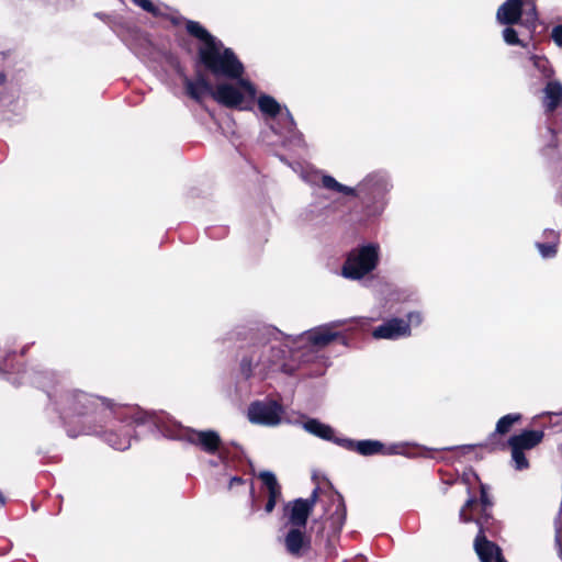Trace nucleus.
Wrapping results in <instances>:
<instances>
[{
	"label": "nucleus",
	"instance_id": "obj_11",
	"mask_svg": "<svg viewBox=\"0 0 562 562\" xmlns=\"http://www.w3.org/2000/svg\"><path fill=\"white\" fill-rule=\"evenodd\" d=\"M286 530L283 537V546L292 557L304 555L311 547V537L306 535L305 528L284 527Z\"/></svg>",
	"mask_w": 562,
	"mask_h": 562
},
{
	"label": "nucleus",
	"instance_id": "obj_18",
	"mask_svg": "<svg viewBox=\"0 0 562 562\" xmlns=\"http://www.w3.org/2000/svg\"><path fill=\"white\" fill-rule=\"evenodd\" d=\"M319 183L321 186L331 192L346 195V196H357V189L345 186L338 182L334 177L328 175H319Z\"/></svg>",
	"mask_w": 562,
	"mask_h": 562
},
{
	"label": "nucleus",
	"instance_id": "obj_20",
	"mask_svg": "<svg viewBox=\"0 0 562 562\" xmlns=\"http://www.w3.org/2000/svg\"><path fill=\"white\" fill-rule=\"evenodd\" d=\"M133 3L142 8L144 11L153 14L154 16L165 15L168 8L159 2H153L150 0H131Z\"/></svg>",
	"mask_w": 562,
	"mask_h": 562
},
{
	"label": "nucleus",
	"instance_id": "obj_19",
	"mask_svg": "<svg viewBox=\"0 0 562 562\" xmlns=\"http://www.w3.org/2000/svg\"><path fill=\"white\" fill-rule=\"evenodd\" d=\"M562 102V86L558 81H550L544 89V106L553 111Z\"/></svg>",
	"mask_w": 562,
	"mask_h": 562
},
{
	"label": "nucleus",
	"instance_id": "obj_32",
	"mask_svg": "<svg viewBox=\"0 0 562 562\" xmlns=\"http://www.w3.org/2000/svg\"><path fill=\"white\" fill-rule=\"evenodd\" d=\"M236 483H241V480L239 477H233L231 481V487Z\"/></svg>",
	"mask_w": 562,
	"mask_h": 562
},
{
	"label": "nucleus",
	"instance_id": "obj_9",
	"mask_svg": "<svg viewBox=\"0 0 562 562\" xmlns=\"http://www.w3.org/2000/svg\"><path fill=\"white\" fill-rule=\"evenodd\" d=\"M342 324L344 322L338 321L313 328L300 335L297 341L299 344L310 346L311 348H323L339 336L337 331H334V328L341 326Z\"/></svg>",
	"mask_w": 562,
	"mask_h": 562
},
{
	"label": "nucleus",
	"instance_id": "obj_25",
	"mask_svg": "<svg viewBox=\"0 0 562 562\" xmlns=\"http://www.w3.org/2000/svg\"><path fill=\"white\" fill-rule=\"evenodd\" d=\"M504 41L508 45H522L526 46L518 37V32L513 27H506L503 31Z\"/></svg>",
	"mask_w": 562,
	"mask_h": 562
},
{
	"label": "nucleus",
	"instance_id": "obj_5",
	"mask_svg": "<svg viewBox=\"0 0 562 562\" xmlns=\"http://www.w3.org/2000/svg\"><path fill=\"white\" fill-rule=\"evenodd\" d=\"M496 18L501 24L519 22L531 33L537 22L536 5L531 0H507L498 8Z\"/></svg>",
	"mask_w": 562,
	"mask_h": 562
},
{
	"label": "nucleus",
	"instance_id": "obj_15",
	"mask_svg": "<svg viewBox=\"0 0 562 562\" xmlns=\"http://www.w3.org/2000/svg\"><path fill=\"white\" fill-rule=\"evenodd\" d=\"M259 477L268 492V501L265 509L267 513H271L276 507L277 501L281 497V487L272 472L262 471L259 473Z\"/></svg>",
	"mask_w": 562,
	"mask_h": 562
},
{
	"label": "nucleus",
	"instance_id": "obj_26",
	"mask_svg": "<svg viewBox=\"0 0 562 562\" xmlns=\"http://www.w3.org/2000/svg\"><path fill=\"white\" fill-rule=\"evenodd\" d=\"M108 441L116 450H125L131 447V438L130 437L116 439V438H114V436L111 435V436H109Z\"/></svg>",
	"mask_w": 562,
	"mask_h": 562
},
{
	"label": "nucleus",
	"instance_id": "obj_29",
	"mask_svg": "<svg viewBox=\"0 0 562 562\" xmlns=\"http://www.w3.org/2000/svg\"><path fill=\"white\" fill-rule=\"evenodd\" d=\"M423 322L422 314L419 312H412L407 315L406 323L411 326H418Z\"/></svg>",
	"mask_w": 562,
	"mask_h": 562
},
{
	"label": "nucleus",
	"instance_id": "obj_1",
	"mask_svg": "<svg viewBox=\"0 0 562 562\" xmlns=\"http://www.w3.org/2000/svg\"><path fill=\"white\" fill-rule=\"evenodd\" d=\"M186 29L201 42L199 56L204 67L216 78H224L214 86L202 76L195 80L184 78L187 93L198 102L210 94L214 101L226 108L251 110L256 86L245 77V66L235 53L212 36L199 22L187 21Z\"/></svg>",
	"mask_w": 562,
	"mask_h": 562
},
{
	"label": "nucleus",
	"instance_id": "obj_8",
	"mask_svg": "<svg viewBox=\"0 0 562 562\" xmlns=\"http://www.w3.org/2000/svg\"><path fill=\"white\" fill-rule=\"evenodd\" d=\"M284 356V350L279 348L277 339L273 342L265 344L260 349H256L249 360L248 367L250 370L262 374L272 364L278 363Z\"/></svg>",
	"mask_w": 562,
	"mask_h": 562
},
{
	"label": "nucleus",
	"instance_id": "obj_13",
	"mask_svg": "<svg viewBox=\"0 0 562 562\" xmlns=\"http://www.w3.org/2000/svg\"><path fill=\"white\" fill-rule=\"evenodd\" d=\"M356 189L357 192L364 191L376 196L390 190V182L384 173L372 172L363 178Z\"/></svg>",
	"mask_w": 562,
	"mask_h": 562
},
{
	"label": "nucleus",
	"instance_id": "obj_22",
	"mask_svg": "<svg viewBox=\"0 0 562 562\" xmlns=\"http://www.w3.org/2000/svg\"><path fill=\"white\" fill-rule=\"evenodd\" d=\"M336 510L330 517L335 530H339L345 521V507L339 497L336 499Z\"/></svg>",
	"mask_w": 562,
	"mask_h": 562
},
{
	"label": "nucleus",
	"instance_id": "obj_14",
	"mask_svg": "<svg viewBox=\"0 0 562 562\" xmlns=\"http://www.w3.org/2000/svg\"><path fill=\"white\" fill-rule=\"evenodd\" d=\"M341 446L348 447L350 449H356L362 456H372V454H393L395 450L393 448H385L383 443L378 440H361V441H352L348 439H341Z\"/></svg>",
	"mask_w": 562,
	"mask_h": 562
},
{
	"label": "nucleus",
	"instance_id": "obj_23",
	"mask_svg": "<svg viewBox=\"0 0 562 562\" xmlns=\"http://www.w3.org/2000/svg\"><path fill=\"white\" fill-rule=\"evenodd\" d=\"M512 448V458L517 470H525L529 467L528 460L524 454V450L515 447Z\"/></svg>",
	"mask_w": 562,
	"mask_h": 562
},
{
	"label": "nucleus",
	"instance_id": "obj_17",
	"mask_svg": "<svg viewBox=\"0 0 562 562\" xmlns=\"http://www.w3.org/2000/svg\"><path fill=\"white\" fill-rule=\"evenodd\" d=\"M543 438V432L539 430H528L520 435L513 436L508 443L510 447L518 448L520 450L531 449L536 447Z\"/></svg>",
	"mask_w": 562,
	"mask_h": 562
},
{
	"label": "nucleus",
	"instance_id": "obj_7",
	"mask_svg": "<svg viewBox=\"0 0 562 562\" xmlns=\"http://www.w3.org/2000/svg\"><path fill=\"white\" fill-rule=\"evenodd\" d=\"M316 499L317 490H314L310 498H297L288 503L284 507V516L286 517V524L284 527L305 528L307 518L315 506Z\"/></svg>",
	"mask_w": 562,
	"mask_h": 562
},
{
	"label": "nucleus",
	"instance_id": "obj_10",
	"mask_svg": "<svg viewBox=\"0 0 562 562\" xmlns=\"http://www.w3.org/2000/svg\"><path fill=\"white\" fill-rule=\"evenodd\" d=\"M256 99L258 108L262 115L270 119L280 116L281 121L284 124V128L289 133L294 132V120L285 106H283L273 97L269 94L263 93L258 97L256 95L255 100Z\"/></svg>",
	"mask_w": 562,
	"mask_h": 562
},
{
	"label": "nucleus",
	"instance_id": "obj_31",
	"mask_svg": "<svg viewBox=\"0 0 562 562\" xmlns=\"http://www.w3.org/2000/svg\"><path fill=\"white\" fill-rule=\"evenodd\" d=\"M552 38L559 46H562V26H555L552 30Z\"/></svg>",
	"mask_w": 562,
	"mask_h": 562
},
{
	"label": "nucleus",
	"instance_id": "obj_6",
	"mask_svg": "<svg viewBox=\"0 0 562 562\" xmlns=\"http://www.w3.org/2000/svg\"><path fill=\"white\" fill-rule=\"evenodd\" d=\"M283 409L276 401H262L250 404L248 419L252 424L277 426L282 420Z\"/></svg>",
	"mask_w": 562,
	"mask_h": 562
},
{
	"label": "nucleus",
	"instance_id": "obj_16",
	"mask_svg": "<svg viewBox=\"0 0 562 562\" xmlns=\"http://www.w3.org/2000/svg\"><path fill=\"white\" fill-rule=\"evenodd\" d=\"M303 428L307 432H310L316 437H319L324 440L334 441L341 446V439H339L335 436L334 429L330 426H328L317 419H314V418L307 419L306 422L303 423Z\"/></svg>",
	"mask_w": 562,
	"mask_h": 562
},
{
	"label": "nucleus",
	"instance_id": "obj_28",
	"mask_svg": "<svg viewBox=\"0 0 562 562\" xmlns=\"http://www.w3.org/2000/svg\"><path fill=\"white\" fill-rule=\"evenodd\" d=\"M537 247L540 251V255L543 258H550L553 257L557 252L555 244H537Z\"/></svg>",
	"mask_w": 562,
	"mask_h": 562
},
{
	"label": "nucleus",
	"instance_id": "obj_30",
	"mask_svg": "<svg viewBox=\"0 0 562 562\" xmlns=\"http://www.w3.org/2000/svg\"><path fill=\"white\" fill-rule=\"evenodd\" d=\"M463 480L465 481V484L468 485V491L470 492V486L474 483H480L479 476L473 472H467L463 475Z\"/></svg>",
	"mask_w": 562,
	"mask_h": 562
},
{
	"label": "nucleus",
	"instance_id": "obj_4",
	"mask_svg": "<svg viewBox=\"0 0 562 562\" xmlns=\"http://www.w3.org/2000/svg\"><path fill=\"white\" fill-rule=\"evenodd\" d=\"M155 424L160 428L165 436L183 440L196 447H200L207 453H215L221 445L220 435L213 430H195L192 428L183 427L176 422L168 424H159L154 420Z\"/></svg>",
	"mask_w": 562,
	"mask_h": 562
},
{
	"label": "nucleus",
	"instance_id": "obj_3",
	"mask_svg": "<svg viewBox=\"0 0 562 562\" xmlns=\"http://www.w3.org/2000/svg\"><path fill=\"white\" fill-rule=\"evenodd\" d=\"M380 245L367 243L352 249L342 266L341 274L351 280H360L371 273L380 261Z\"/></svg>",
	"mask_w": 562,
	"mask_h": 562
},
{
	"label": "nucleus",
	"instance_id": "obj_12",
	"mask_svg": "<svg viewBox=\"0 0 562 562\" xmlns=\"http://www.w3.org/2000/svg\"><path fill=\"white\" fill-rule=\"evenodd\" d=\"M409 335V325L402 318H392L376 327L372 333V336L376 339H398Z\"/></svg>",
	"mask_w": 562,
	"mask_h": 562
},
{
	"label": "nucleus",
	"instance_id": "obj_33",
	"mask_svg": "<svg viewBox=\"0 0 562 562\" xmlns=\"http://www.w3.org/2000/svg\"><path fill=\"white\" fill-rule=\"evenodd\" d=\"M3 81V76L0 74V83Z\"/></svg>",
	"mask_w": 562,
	"mask_h": 562
},
{
	"label": "nucleus",
	"instance_id": "obj_24",
	"mask_svg": "<svg viewBox=\"0 0 562 562\" xmlns=\"http://www.w3.org/2000/svg\"><path fill=\"white\" fill-rule=\"evenodd\" d=\"M532 64L535 68H537L544 77H549L551 75L549 61L541 56H532Z\"/></svg>",
	"mask_w": 562,
	"mask_h": 562
},
{
	"label": "nucleus",
	"instance_id": "obj_21",
	"mask_svg": "<svg viewBox=\"0 0 562 562\" xmlns=\"http://www.w3.org/2000/svg\"><path fill=\"white\" fill-rule=\"evenodd\" d=\"M520 418V414H508L503 416L496 424V431L502 435L508 432L512 426Z\"/></svg>",
	"mask_w": 562,
	"mask_h": 562
},
{
	"label": "nucleus",
	"instance_id": "obj_2",
	"mask_svg": "<svg viewBox=\"0 0 562 562\" xmlns=\"http://www.w3.org/2000/svg\"><path fill=\"white\" fill-rule=\"evenodd\" d=\"M480 491V502L476 499L475 495H470L464 506L460 509V520L463 522L473 520L479 526V535L474 540V550L481 562H506L499 547L487 540L483 533L484 525L487 524L491 517L488 509L492 504L485 486L481 483Z\"/></svg>",
	"mask_w": 562,
	"mask_h": 562
},
{
	"label": "nucleus",
	"instance_id": "obj_27",
	"mask_svg": "<svg viewBox=\"0 0 562 562\" xmlns=\"http://www.w3.org/2000/svg\"><path fill=\"white\" fill-rule=\"evenodd\" d=\"M133 423L140 425L151 422L154 419L153 415L143 412L140 409H135L131 416Z\"/></svg>",
	"mask_w": 562,
	"mask_h": 562
}]
</instances>
